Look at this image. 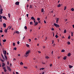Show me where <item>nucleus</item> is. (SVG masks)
I'll list each match as a JSON object with an SVG mask.
<instances>
[{"mask_svg":"<svg viewBox=\"0 0 74 74\" xmlns=\"http://www.w3.org/2000/svg\"><path fill=\"white\" fill-rule=\"evenodd\" d=\"M31 53L30 50H28V51H26V53L25 54L26 56H25L26 57L28 56V55H29V53Z\"/></svg>","mask_w":74,"mask_h":74,"instance_id":"obj_1","label":"nucleus"},{"mask_svg":"<svg viewBox=\"0 0 74 74\" xmlns=\"http://www.w3.org/2000/svg\"><path fill=\"white\" fill-rule=\"evenodd\" d=\"M54 25L55 26V27H59L60 26L59 25L56 24L55 23H54Z\"/></svg>","mask_w":74,"mask_h":74,"instance_id":"obj_2","label":"nucleus"},{"mask_svg":"<svg viewBox=\"0 0 74 74\" xmlns=\"http://www.w3.org/2000/svg\"><path fill=\"white\" fill-rule=\"evenodd\" d=\"M3 54L5 55H7V51H6L5 50H3Z\"/></svg>","mask_w":74,"mask_h":74,"instance_id":"obj_3","label":"nucleus"},{"mask_svg":"<svg viewBox=\"0 0 74 74\" xmlns=\"http://www.w3.org/2000/svg\"><path fill=\"white\" fill-rule=\"evenodd\" d=\"M7 68L8 69V70L9 71H11V68L9 66H7Z\"/></svg>","mask_w":74,"mask_h":74,"instance_id":"obj_4","label":"nucleus"},{"mask_svg":"<svg viewBox=\"0 0 74 74\" xmlns=\"http://www.w3.org/2000/svg\"><path fill=\"white\" fill-rule=\"evenodd\" d=\"M3 9L1 8V10H0V15L3 14Z\"/></svg>","mask_w":74,"mask_h":74,"instance_id":"obj_5","label":"nucleus"},{"mask_svg":"<svg viewBox=\"0 0 74 74\" xmlns=\"http://www.w3.org/2000/svg\"><path fill=\"white\" fill-rule=\"evenodd\" d=\"M15 4L16 5H19V2L18 1L16 2L15 3Z\"/></svg>","mask_w":74,"mask_h":74,"instance_id":"obj_6","label":"nucleus"},{"mask_svg":"<svg viewBox=\"0 0 74 74\" xmlns=\"http://www.w3.org/2000/svg\"><path fill=\"white\" fill-rule=\"evenodd\" d=\"M59 18H56V22L57 23H58V21H59Z\"/></svg>","mask_w":74,"mask_h":74,"instance_id":"obj_7","label":"nucleus"},{"mask_svg":"<svg viewBox=\"0 0 74 74\" xmlns=\"http://www.w3.org/2000/svg\"><path fill=\"white\" fill-rule=\"evenodd\" d=\"M6 24L4 23L3 24V27H6Z\"/></svg>","mask_w":74,"mask_h":74,"instance_id":"obj_8","label":"nucleus"},{"mask_svg":"<svg viewBox=\"0 0 74 74\" xmlns=\"http://www.w3.org/2000/svg\"><path fill=\"white\" fill-rule=\"evenodd\" d=\"M0 60L2 62H4V60H3V59H1V58H0Z\"/></svg>","mask_w":74,"mask_h":74,"instance_id":"obj_9","label":"nucleus"},{"mask_svg":"<svg viewBox=\"0 0 74 74\" xmlns=\"http://www.w3.org/2000/svg\"><path fill=\"white\" fill-rule=\"evenodd\" d=\"M31 19H32V20H33L34 21H35V19L33 17V16L31 18Z\"/></svg>","mask_w":74,"mask_h":74,"instance_id":"obj_10","label":"nucleus"},{"mask_svg":"<svg viewBox=\"0 0 74 74\" xmlns=\"http://www.w3.org/2000/svg\"><path fill=\"white\" fill-rule=\"evenodd\" d=\"M3 19H5V20H7V18H6V17H5V16H3Z\"/></svg>","mask_w":74,"mask_h":74,"instance_id":"obj_11","label":"nucleus"},{"mask_svg":"<svg viewBox=\"0 0 74 74\" xmlns=\"http://www.w3.org/2000/svg\"><path fill=\"white\" fill-rule=\"evenodd\" d=\"M5 66V63H4V62L2 63V67H4Z\"/></svg>","mask_w":74,"mask_h":74,"instance_id":"obj_12","label":"nucleus"},{"mask_svg":"<svg viewBox=\"0 0 74 74\" xmlns=\"http://www.w3.org/2000/svg\"><path fill=\"white\" fill-rule=\"evenodd\" d=\"M5 58V60H7V56H5V55L4 56Z\"/></svg>","mask_w":74,"mask_h":74,"instance_id":"obj_13","label":"nucleus"},{"mask_svg":"<svg viewBox=\"0 0 74 74\" xmlns=\"http://www.w3.org/2000/svg\"><path fill=\"white\" fill-rule=\"evenodd\" d=\"M38 25V22H36L35 23V24H34V26H36V25Z\"/></svg>","mask_w":74,"mask_h":74,"instance_id":"obj_14","label":"nucleus"},{"mask_svg":"<svg viewBox=\"0 0 74 74\" xmlns=\"http://www.w3.org/2000/svg\"><path fill=\"white\" fill-rule=\"evenodd\" d=\"M69 69H71V68H72V67H73V66L69 65Z\"/></svg>","mask_w":74,"mask_h":74,"instance_id":"obj_15","label":"nucleus"},{"mask_svg":"<svg viewBox=\"0 0 74 74\" xmlns=\"http://www.w3.org/2000/svg\"><path fill=\"white\" fill-rule=\"evenodd\" d=\"M67 58V57L66 56H65L63 58V59H64V60H66V58Z\"/></svg>","mask_w":74,"mask_h":74,"instance_id":"obj_16","label":"nucleus"},{"mask_svg":"<svg viewBox=\"0 0 74 74\" xmlns=\"http://www.w3.org/2000/svg\"><path fill=\"white\" fill-rule=\"evenodd\" d=\"M71 55V54H70V53H69L67 55L68 56H70Z\"/></svg>","mask_w":74,"mask_h":74,"instance_id":"obj_17","label":"nucleus"},{"mask_svg":"<svg viewBox=\"0 0 74 74\" xmlns=\"http://www.w3.org/2000/svg\"><path fill=\"white\" fill-rule=\"evenodd\" d=\"M45 58L46 59H49V57L47 56L46 57H45Z\"/></svg>","mask_w":74,"mask_h":74,"instance_id":"obj_18","label":"nucleus"},{"mask_svg":"<svg viewBox=\"0 0 74 74\" xmlns=\"http://www.w3.org/2000/svg\"><path fill=\"white\" fill-rule=\"evenodd\" d=\"M1 56L2 57V58H3V59L4 60V56H3V54H2L1 55Z\"/></svg>","mask_w":74,"mask_h":74,"instance_id":"obj_19","label":"nucleus"},{"mask_svg":"<svg viewBox=\"0 0 74 74\" xmlns=\"http://www.w3.org/2000/svg\"><path fill=\"white\" fill-rule=\"evenodd\" d=\"M24 29H25V30H27V26H25L24 27Z\"/></svg>","mask_w":74,"mask_h":74,"instance_id":"obj_20","label":"nucleus"},{"mask_svg":"<svg viewBox=\"0 0 74 74\" xmlns=\"http://www.w3.org/2000/svg\"><path fill=\"white\" fill-rule=\"evenodd\" d=\"M65 52V50H64V49H62V51H61V52Z\"/></svg>","mask_w":74,"mask_h":74,"instance_id":"obj_21","label":"nucleus"},{"mask_svg":"<svg viewBox=\"0 0 74 74\" xmlns=\"http://www.w3.org/2000/svg\"><path fill=\"white\" fill-rule=\"evenodd\" d=\"M71 11H74V8H71Z\"/></svg>","mask_w":74,"mask_h":74,"instance_id":"obj_22","label":"nucleus"},{"mask_svg":"<svg viewBox=\"0 0 74 74\" xmlns=\"http://www.w3.org/2000/svg\"><path fill=\"white\" fill-rule=\"evenodd\" d=\"M4 32L6 33H7V32H8L7 31V29H5V30L4 31Z\"/></svg>","mask_w":74,"mask_h":74,"instance_id":"obj_23","label":"nucleus"},{"mask_svg":"<svg viewBox=\"0 0 74 74\" xmlns=\"http://www.w3.org/2000/svg\"><path fill=\"white\" fill-rule=\"evenodd\" d=\"M8 16H9V18H10V16H11V15H10V13L8 14Z\"/></svg>","mask_w":74,"mask_h":74,"instance_id":"obj_24","label":"nucleus"},{"mask_svg":"<svg viewBox=\"0 0 74 74\" xmlns=\"http://www.w3.org/2000/svg\"><path fill=\"white\" fill-rule=\"evenodd\" d=\"M20 64L21 65H23V62H21L20 63Z\"/></svg>","mask_w":74,"mask_h":74,"instance_id":"obj_25","label":"nucleus"},{"mask_svg":"<svg viewBox=\"0 0 74 74\" xmlns=\"http://www.w3.org/2000/svg\"><path fill=\"white\" fill-rule=\"evenodd\" d=\"M23 67L24 69H27V66H24Z\"/></svg>","mask_w":74,"mask_h":74,"instance_id":"obj_26","label":"nucleus"},{"mask_svg":"<svg viewBox=\"0 0 74 74\" xmlns=\"http://www.w3.org/2000/svg\"><path fill=\"white\" fill-rule=\"evenodd\" d=\"M3 42H5L6 41V39H4V40H3Z\"/></svg>","mask_w":74,"mask_h":74,"instance_id":"obj_27","label":"nucleus"},{"mask_svg":"<svg viewBox=\"0 0 74 74\" xmlns=\"http://www.w3.org/2000/svg\"><path fill=\"white\" fill-rule=\"evenodd\" d=\"M58 7H60V4H59L57 5Z\"/></svg>","mask_w":74,"mask_h":74,"instance_id":"obj_28","label":"nucleus"},{"mask_svg":"<svg viewBox=\"0 0 74 74\" xmlns=\"http://www.w3.org/2000/svg\"><path fill=\"white\" fill-rule=\"evenodd\" d=\"M27 47H28V48H29V45L27 44L26 45Z\"/></svg>","mask_w":74,"mask_h":74,"instance_id":"obj_29","label":"nucleus"},{"mask_svg":"<svg viewBox=\"0 0 74 74\" xmlns=\"http://www.w3.org/2000/svg\"><path fill=\"white\" fill-rule=\"evenodd\" d=\"M66 6H65L64 7V11H65V10H66Z\"/></svg>","mask_w":74,"mask_h":74,"instance_id":"obj_30","label":"nucleus"},{"mask_svg":"<svg viewBox=\"0 0 74 74\" xmlns=\"http://www.w3.org/2000/svg\"><path fill=\"white\" fill-rule=\"evenodd\" d=\"M66 29H65L64 31V33H66Z\"/></svg>","mask_w":74,"mask_h":74,"instance_id":"obj_31","label":"nucleus"},{"mask_svg":"<svg viewBox=\"0 0 74 74\" xmlns=\"http://www.w3.org/2000/svg\"><path fill=\"white\" fill-rule=\"evenodd\" d=\"M55 37L56 38H58V36L57 35H56Z\"/></svg>","mask_w":74,"mask_h":74,"instance_id":"obj_32","label":"nucleus"},{"mask_svg":"<svg viewBox=\"0 0 74 74\" xmlns=\"http://www.w3.org/2000/svg\"><path fill=\"white\" fill-rule=\"evenodd\" d=\"M11 28H12V26H10L9 28V29H10V30L11 29Z\"/></svg>","mask_w":74,"mask_h":74,"instance_id":"obj_33","label":"nucleus"},{"mask_svg":"<svg viewBox=\"0 0 74 74\" xmlns=\"http://www.w3.org/2000/svg\"><path fill=\"white\" fill-rule=\"evenodd\" d=\"M67 43L68 45H70V42L69 41H68Z\"/></svg>","mask_w":74,"mask_h":74,"instance_id":"obj_34","label":"nucleus"},{"mask_svg":"<svg viewBox=\"0 0 74 74\" xmlns=\"http://www.w3.org/2000/svg\"><path fill=\"white\" fill-rule=\"evenodd\" d=\"M13 45L14 47V46H15V43H13Z\"/></svg>","mask_w":74,"mask_h":74,"instance_id":"obj_35","label":"nucleus"},{"mask_svg":"<svg viewBox=\"0 0 74 74\" xmlns=\"http://www.w3.org/2000/svg\"><path fill=\"white\" fill-rule=\"evenodd\" d=\"M41 12H44V9L42 8V9Z\"/></svg>","mask_w":74,"mask_h":74,"instance_id":"obj_36","label":"nucleus"},{"mask_svg":"<svg viewBox=\"0 0 74 74\" xmlns=\"http://www.w3.org/2000/svg\"><path fill=\"white\" fill-rule=\"evenodd\" d=\"M16 33H17V34H19V31H16Z\"/></svg>","mask_w":74,"mask_h":74,"instance_id":"obj_37","label":"nucleus"},{"mask_svg":"<svg viewBox=\"0 0 74 74\" xmlns=\"http://www.w3.org/2000/svg\"><path fill=\"white\" fill-rule=\"evenodd\" d=\"M37 20L38 21H40V18H38L37 19Z\"/></svg>","mask_w":74,"mask_h":74,"instance_id":"obj_38","label":"nucleus"},{"mask_svg":"<svg viewBox=\"0 0 74 74\" xmlns=\"http://www.w3.org/2000/svg\"><path fill=\"white\" fill-rule=\"evenodd\" d=\"M2 17H3V16H1V15H0V19H2Z\"/></svg>","mask_w":74,"mask_h":74,"instance_id":"obj_39","label":"nucleus"},{"mask_svg":"<svg viewBox=\"0 0 74 74\" xmlns=\"http://www.w3.org/2000/svg\"><path fill=\"white\" fill-rule=\"evenodd\" d=\"M9 63H10V62L9 61H8L7 62V64L8 65H9Z\"/></svg>","mask_w":74,"mask_h":74,"instance_id":"obj_40","label":"nucleus"},{"mask_svg":"<svg viewBox=\"0 0 74 74\" xmlns=\"http://www.w3.org/2000/svg\"><path fill=\"white\" fill-rule=\"evenodd\" d=\"M71 38V36H69L68 37V39H70Z\"/></svg>","mask_w":74,"mask_h":74,"instance_id":"obj_41","label":"nucleus"},{"mask_svg":"<svg viewBox=\"0 0 74 74\" xmlns=\"http://www.w3.org/2000/svg\"><path fill=\"white\" fill-rule=\"evenodd\" d=\"M44 68H41L40 69V70H44Z\"/></svg>","mask_w":74,"mask_h":74,"instance_id":"obj_42","label":"nucleus"},{"mask_svg":"<svg viewBox=\"0 0 74 74\" xmlns=\"http://www.w3.org/2000/svg\"><path fill=\"white\" fill-rule=\"evenodd\" d=\"M29 6V8H32V5H30Z\"/></svg>","mask_w":74,"mask_h":74,"instance_id":"obj_43","label":"nucleus"},{"mask_svg":"<svg viewBox=\"0 0 74 74\" xmlns=\"http://www.w3.org/2000/svg\"><path fill=\"white\" fill-rule=\"evenodd\" d=\"M32 24H33V22L32 21L30 22V25H32Z\"/></svg>","mask_w":74,"mask_h":74,"instance_id":"obj_44","label":"nucleus"},{"mask_svg":"<svg viewBox=\"0 0 74 74\" xmlns=\"http://www.w3.org/2000/svg\"><path fill=\"white\" fill-rule=\"evenodd\" d=\"M14 50H16V47H15V48H14Z\"/></svg>","mask_w":74,"mask_h":74,"instance_id":"obj_45","label":"nucleus"},{"mask_svg":"<svg viewBox=\"0 0 74 74\" xmlns=\"http://www.w3.org/2000/svg\"><path fill=\"white\" fill-rule=\"evenodd\" d=\"M71 36H73V32H71Z\"/></svg>","mask_w":74,"mask_h":74,"instance_id":"obj_46","label":"nucleus"},{"mask_svg":"<svg viewBox=\"0 0 74 74\" xmlns=\"http://www.w3.org/2000/svg\"><path fill=\"white\" fill-rule=\"evenodd\" d=\"M55 44H53V47H55Z\"/></svg>","mask_w":74,"mask_h":74,"instance_id":"obj_47","label":"nucleus"},{"mask_svg":"<svg viewBox=\"0 0 74 74\" xmlns=\"http://www.w3.org/2000/svg\"><path fill=\"white\" fill-rule=\"evenodd\" d=\"M3 32V30H0V33H2Z\"/></svg>","mask_w":74,"mask_h":74,"instance_id":"obj_48","label":"nucleus"},{"mask_svg":"<svg viewBox=\"0 0 74 74\" xmlns=\"http://www.w3.org/2000/svg\"><path fill=\"white\" fill-rule=\"evenodd\" d=\"M4 71H5V73H6V71H7V70L6 69H5L4 70Z\"/></svg>","mask_w":74,"mask_h":74,"instance_id":"obj_49","label":"nucleus"},{"mask_svg":"<svg viewBox=\"0 0 74 74\" xmlns=\"http://www.w3.org/2000/svg\"><path fill=\"white\" fill-rule=\"evenodd\" d=\"M19 43H20V42H19V41H18V42H17V44L19 45Z\"/></svg>","mask_w":74,"mask_h":74,"instance_id":"obj_50","label":"nucleus"},{"mask_svg":"<svg viewBox=\"0 0 74 74\" xmlns=\"http://www.w3.org/2000/svg\"><path fill=\"white\" fill-rule=\"evenodd\" d=\"M26 16H27V17H28L29 16V14H26Z\"/></svg>","mask_w":74,"mask_h":74,"instance_id":"obj_51","label":"nucleus"},{"mask_svg":"<svg viewBox=\"0 0 74 74\" xmlns=\"http://www.w3.org/2000/svg\"><path fill=\"white\" fill-rule=\"evenodd\" d=\"M38 52L39 53H41V51H38Z\"/></svg>","mask_w":74,"mask_h":74,"instance_id":"obj_52","label":"nucleus"},{"mask_svg":"<svg viewBox=\"0 0 74 74\" xmlns=\"http://www.w3.org/2000/svg\"><path fill=\"white\" fill-rule=\"evenodd\" d=\"M67 21V19H65V22H66V21Z\"/></svg>","mask_w":74,"mask_h":74,"instance_id":"obj_53","label":"nucleus"},{"mask_svg":"<svg viewBox=\"0 0 74 74\" xmlns=\"http://www.w3.org/2000/svg\"><path fill=\"white\" fill-rule=\"evenodd\" d=\"M0 45L1 47H2V45H1V42H0Z\"/></svg>","mask_w":74,"mask_h":74,"instance_id":"obj_54","label":"nucleus"},{"mask_svg":"<svg viewBox=\"0 0 74 74\" xmlns=\"http://www.w3.org/2000/svg\"><path fill=\"white\" fill-rule=\"evenodd\" d=\"M51 30H54V29L53 28H52Z\"/></svg>","mask_w":74,"mask_h":74,"instance_id":"obj_55","label":"nucleus"},{"mask_svg":"<svg viewBox=\"0 0 74 74\" xmlns=\"http://www.w3.org/2000/svg\"><path fill=\"white\" fill-rule=\"evenodd\" d=\"M3 70H5L6 69H5V67H3Z\"/></svg>","mask_w":74,"mask_h":74,"instance_id":"obj_56","label":"nucleus"},{"mask_svg":"<svg viewBox=\"0 0 74 74\" xmlns=\"http://www.w3.org/2000/svg\"><path fill=\"white\" fill-rule=\"evenodd\" d=\"M53 51H52L51 52V54H52V55H53Z\"/></svg>","mask_w":74,"mask_h":74,"instance_id":"obj_57","label":"nucleus"},{"mask_svg":"<svg viewBox=\"0 0 74 74\" xmlns=\"http://www.w3.org/2000/svg\"><path fill=\"white\" fill-rule=\"evenodd\" d=\"M16 74H19V73H18L17 72H16Z\"/></svg>","mask_w":74,"mask_h":74,"instance_id":"obj_58","label":"nucleus"},{"mask_svg":"<svg viewBox=\"0 0 74 74\" xmlns=\"http://www.w3.org/2000/svg\"><path fill=\"white\" fill-rule=\"evenodd\" d=\"M29 42H30L31 41V39H29Z\"/></svg>","mask_w":74,"mask_h":74,"instance_id":"obj_59","label":"nucleus"},{"mask_svg":"<svg viewBox=\"0 0 74 74\" xmlns=\"http://www.w3.org/2000/svg\"><path fill=\"white\" fill-rule=\"evenodd\" d=\"M29 7V5L27 4V7Z\"/></svg>","mask_w":74,"mask_h":74,"instance_id":"obj_60","label":"nucleus"},{"mask_svg":"<svg viewBox=\"0 0 74 74\" xmlns=\"http://www.w3.org/2000/svg\"><path fill=\"white\" fill-rule=\"evenodd\" d=\"M53 42H54V41H52V44H53Z\"/></svg>","mask_w":74,"mask_h":74,"instance_id":"obj_61","label":"nucleus"},{"mask_svg":"<svg viewBox=\"0 0 74 74\" xmlns=\"http://www.w3.org/2000/svg\"><path fill=\"white\" fill-rule=\"evenodd\" d=\"M44 22L45 23H46V21H45V20Z\"/></svg>","mask_w":74,"mask_h":74,"instance_id":"obj_62","label":"nucleus"},{"mask_svg":"<svg viewBox=\"0 0 74 74\" xmlns=\"http://www.w3.org/2000/svg\"><path fill=\"white\" fill-rule=\"evenodd\" d=\"M72 26H73V28H74V25H73Z\"/></svg>","mask_w":74,"mask_h":74,"instance_id":"obj_63","label":"nucleus"},{"mask_svg":"<svg viewBox=\"0 0 74 74\" xmlns=\"http://www.w3.org/2000/svg\"><path fill=\"white\" fill-rule=\"evenodd\" d=\"M34 23H36V21H35V20H34Z\"/></svg>","mask_w":74,"mask_h":74,"instance_id":"obj_64","label":"nucleus"}]
</instances>
